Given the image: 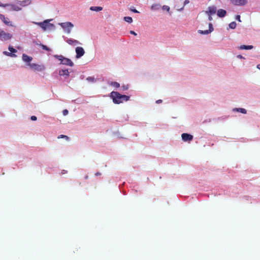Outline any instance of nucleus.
I'll list each match as a JSON object with an SVG mask.
<instances>
[{"mask_svg":"<svg viewBox=\"0 0 260 260\" xmlns=\"http://www.w3.org/2000/svg\"><path fill=\"white\" fill-rule=\"evenodd\" d=\"M110 97L115 104H119L124 101H127L129 100V96L126 95H122L117 91H112L110 93Z\"/></svg>","mask_w":260,"mask_h":260,"instance_id":"obj_1","label":"nucleus"},{"mask_svg":"<svg viewBox=\"0 0 260 260\" xmlns=\"http://www.w3.org/2000/svg\"><path fill=\"white\" fill-rule=\"evenodd\" d=\"M54 56L60 61V64L70 67H73L74 66V63L70 59L66 58L61 55H55Z\"/></svg>","mask_w":260,"mask_h":260,"instance_id":"obj_2","label":"nucleus"},{"mask_svg":"<svg viewBox=\"0 0 260 260\" xmlns=\"http://www.w3.org/2000/svg\"><path fill=\"white\" fill-rule=\"evenodd\" d=\"M44 30L51 29L54 27L53 24L49 23L48 20H46L42 22L37 23Z\"/></svg>","mask_w":260,"mask_h":260,"instance_id":"obj_3","label":"nucleus"},{"mask_svg":"<svg viewBox=\"0 0 260 260\" xmlns=\"http://www.w3.org/2000/svg\"><path fill=\"white\" fill-rule=\"evenodd\" d=\"M61 27L66 30L68 34H70L71 29L74 27V25L70 22H66L59 23Z\"/></svg>","mask_w":260,"mask_h":260,"instance_id":"obj_4","label":"nucleus"},{"mask_svg":"<svg viewBox=\"0 0 260 260\" xmlns=\"http://www.w3.org/2000/svg\"><path fill=\"white\" fill-rule=\"evenodd\" d=\"M12 38V35L5 32L0 28V40L3 41H6Z\"/></svg>","mask_w":260,"mask_h":260,"instance_id":"obj_5","label":"nucleus"},{"mask_svg":"<svg viewBox=\"0 0 260 260\" xmlns=\"http://www.w3.org/2000/svg\"><path fill=\"white\" fill-rule=\"evenodd\" d=\"M30 68L34 70V71L37 72H42L43 71L45 67L43 64H38L36 63H28V64Z\"/></svg>","mask_w":260,"mask_h":260,"instance_id":"obj_6","label":"nucleus"},{"mask_svg":"<svg viewBox=\"0 0 260 260\" xmlns=\"http://www.w3.org/2000/svg\"><path fill=\"white\" fill-rule=\"evenodd\" d=\"M75 51H76V57L77 58H80L85 53L84 50L81 47H76V49H75Z\"/></svg>","mask_w":260,"mask_h":260,"instance_id":"obj_7","label":"nucleus"},{"mask_svg":"<svg viewBox=\"0 0 260 260\" xmlns=\"http://www.w3.org/2000/svg\"><path fill=\"white\" fill-rule=\"evenodd\" d=\"M7 7H9L8 10L11 11H19L21 10V7L18 5L8 4Z\"/></svg>","mask_w":260,"mask_h":260,"instance_id":"obj_8","label":"nucleus"},{"mask_svg":"<svg viewBox=\"0 0 260 260\" xmlns=\"http://www.w3.org/2000/svg\"><path fill=\"white\" fill-rule=\"evenodd\" d=\"M208 25H209V29L205 30H198L199 33H200L201 34H203V35H207V34L211 32L213 30L212 24V23H209Z\"/></svg>","mask_w":260,"mask_h":260,"instance_id":"obj_9","label":"nucleus"},{"mask_svg":"<svg viewBox=\"0 0 260 260\" xmlns=\"http://www.w3.org/2000/svg\"><path fill=\"white\" fill-rule=\"evenodd\" d=\"M181 137L184 141H190L193 139V136L187 133L182 134Z\"/></svg>","mask_w":260,"mask_h":260,"instance_id":"obj_10","label":"nucleus"},{"mask_svg":"<svg viewBox=\"0 0 260 260\" xmlns=\"http://www.w3.org/2000/svg\"><path fill=\"white\" fill-rule=\"evenodd\" d=\"M231 2L234 5L243 6L247 3L246 0H231Z\"/></svg>","mask_w":260,"mask_h":260,"instance_id":"obj_11","label":"nucleus"},{"mask_svg":"<svg viewBox=\"0 0 260 260\" xmlns=\"http://www.w3.org/2000/svg\"><path fill=\"white\" fill-rule=\"evenodd\" d=\"M0 19L6 25L13 26L11 22L9 21V19L8 18L5 17L4 15L0 14Z\"/></svg>","mask_w":260,"mask_h":260,"instance_id":"obj_12","label":"nucleus"},{"mask_svg":"<svg viewBox=\"0 0 260 260\" xmlns=\"http://www.w3.org/2000/svg\"><path fill=\"white\" fill-rule=\"evenodd\" d=\"M31 3V0H24L22 1H18L17 2V4L18 5V6L20 7H25L26 6H27L29 5Z\"/></svg>","mask_w":260,"mask_h":260,"instance_id":"obj_13","label":"nucleus"},{"mask_svg":"<svg viewBox=\"0 0 260 260\" xmlns=\"http://www.w3.org/2000/svg\"><path fill=\"white\" fill-rule=\"evenodd\" d=\"M216 12V8L214 6L209 7L208 8V10L206 11L205 13L207 14L210 15H214Z\"/></svg>","mask_w":260,"mask_h":260,"instance_id":"obj_14","label":"nucleus"},{"mask_svg":"<svg viewBox=\"0 0 260 260\" xmlns=\"http://www.w3.org/2000/svg\"><path fill=\"white\" fill-rule=\"evenodd\" d=\"M22 60L25 62L30 63V62L32 60V57L31 56H29L25 54H23Z\"/></svg>","mask_w":260,"mask_h":260,"instance_id":"obj_15","label":"nucleus"},{"mask_svg":"<svg viewBox=\"0 0 260 260\" xmlns=\"http://www.w3.org/2000/svg\"><path fill=\"white\" fill-rule=\"evenodd\" d=\"M66 42L71 45H77L80 44L78 41L72 39H68Z\"/></svg>","mask_w":260,"mask_h":260,"instance_id":"obj_16","label":"nucleus"},{"mask_svg":"<svg viewBox=\"0 0 260 260\" xmlns=\"http://www.w3.org/2000/svg\"><path fill=\"white\" fill-rule=\"evenodd\" d=\"M226 11L223 9H219L217 11V14L219 17H223L225 16Z\"/></svg>","mask_w":260,"mask_h":260,"instance_id":"obj_17","label":"nucleus"},{"mask_svg":"<svg viewBox=\"0 0 260 260\" xmlns=\"http://www.w3.org/2000/svg\"><path fill=\"white\" fill-rule=\"evenodd\" d=\"M59 75L60 76H69V72L68 70H61L59 72Z\"/></svg>","mask_w":260,"mask_h":260,"instance_id":"obj_18","label":"nucleus"},{"mask_svg":"<svg viewBox=\"0 0 260 260\" xmlns=\"http://www.w3.org/2000/svg\"><path fill=\"white\" fill-rule=\"evenodd\" d=\"M90 10L93 11L99 12L103 10V7L99 6H92L90 7Z\"/></svg>","mask_w":260,"mask_h":260,"instance_id":"obj_19","label":"nucleus"},{"mask_svg":"<svg viewBox=\"0 0 260 260\" xmlns=\"http://www.w3.org/2000/svg\"><path fill=\"white\" fill-rule=\"evenodd\" d=\"M253 48V46H252V45H241L239 47V49H241V50H243V49H245V50H249V49H251Z\"/></svg>","mask_w":260,"mask_h":260,"instance_id":"obj_20","label":"nucleus"},{"mask_svg":"<svg viewBox=\"0 0 260 260\" xmlns=\"http://www.w3.org/2000/svg\"><path fill=\"white\" fill-rule=\"evenodd\" d=\"M160 7H161V5L160 4H154L151 6V9L152 10H157L159 9L160 8Z\"/></svg>","mask_w":260,"mask_h":260,"instance_id":"obj_21","label":"nucleus"},{"mask_svg":"<svg viewBox=\"0 0 260 260\" xmlns=\"http://www.w3.org/2000/svg\"><path fill=\"white\" fill-rule=\"evenodd\" d=\"M3 53L8 56H10L12 57H15L16 56V55L15 54L7 51H4Z\"/></svg>","mask_w":260,"mask_h":260,"instance_id":"obj_22","label":"nucleus"},{"mask_svg":"<svg viewBox=\"0 0 260 260\" xmlns=\"http://www.w3.org/2000/svg\"><path fill=\"white\" fill-rule=\"evenodd\" d=\"M124 20L126 22H127L129 23H132L133 22L132 18L131 17H129V16L124 17Z\"/></svg>","mask_w":260,"mask_h":260,"instance_id":"obj_23","label":"nucleus"},{"mask_svg":"<svg viewBox=\"0 0 260 260\" xmlns=\"http://www.w3.org/2000/svg\"><path fill=\"white\" fill-rule=\"evenodd\" d=\"M235 110H236L238 112H241L243 114H246L247 111L244 108H236Z\"/></svg>","mask_w":260,"mask_h":260,"instance_id":"obj_24","label":"nucleus"},{"mask_svg":"<svg viewBox=\"0 0 260 260\" xmlns=\"http://www.w3.org/2000/svg\"><path fill=\"white\" fill-rule=\"evenodd\" d=\"M236 23L234 21L231 22L229 24V27L231 29H234L236 27Z\"/></svg>","mask_w":260,"mask_h":260,"instance_id":"obj_25","label":"nucleus"},{"mask_svg":"<svg viewBox=\"0 0 260 260\" xmlns=\"http://www.w3.org/2000/svg\"><path fill=\"white\" fill-rule=\"evenodd\" d=\"M111 85L115 88H118L120 87L119 83H118V82H112Z\"/></svg>","mask_w":260,"mask_h":260,"instance_id":"obj_26","label":"nucleus"},{"mask_svg":"<svg viewBox=\"0 0 260 260\" xmlns=\"http://www.w3.org/2000/svg\"><path fill=\"white\" fill-rule=\"evenodd\" d=\"M8 49L12 53L17 52V50L14 48H13L11 46H9Z\"/></svg>","mask_w":260,"mask_h":260,"instance_id":"obj_27","label":"nucleus"},{"mask_svg":"<svg viewBox=\"0 0 260 260\" xmlns=\"http://www.w3.org/2000/svg\"><path fill=\"white\" fill-rule=\"evenodd\" d=\"M41 46L42 47V48L44 50H47V51H50L51 49L50 48H49L46 45H43V44H41Z\"/></svg>","mask_w":260,"mask_h":260,"instance_id":"obj_28","label":"nucleus"},{"mask_svg":"<svg viewBox=\"0 0 260 260\" xmlns=\"http://www.w3.org/2000/svg\"><path fill=\"white\" fill-rule=\"evenodd\" d=\"M58 138H65V139H66L67 140H69V138L67 136L63 135H60Z\"/></svg>","mask_w":260,"mask_h":260,"instance_id":"obj_29","label":"nucleus"},{"mask_svg":"<svg viewBox=\"0 0 260 260\" xmlns=\"http://www.w3.org/2000/svg\"><path fill=\"white\" fill-rule=\"evenodd\" d=\"M162 9L164 10H166L167 11H169L170 10V7L168 6H163L162 7Z\"/></svg>","mask_w":260,"mask_h":260,"instance_id":"obj_30","label":"nucleus"},{"mask_svg":"<svg viewBox=\"0 0 260 260\" xmlns=\"http://www.w3.org/2000/svg\"><path fill=\"white\" fill-rule=\"evenodd\" d=\"M86 80L89 81L93 82L94 81V78L92 77H89L87 78Z\"/></svg>","mask_w":260,"mask_h":260,"instance_id":"obj_31","label":"nucleus"},{"mask_svg":"<svg viewBox=\"0 0 260 260\" xmlns=\"http://www.w3.org/2000/svg\"><path fill=\"white\" fill-rule=\"evenodd\" d=\"M69 112L68 110L67 109L63 110L62 111V114L63 115L66 116L68 114Z\"/></svg>","mask_w":260,"mask_h":260,"instance_id":"obj_32","label":"nucleus"},{"mask_svg":"<svg viewBox=\"0 0 260 260\" xmlns=\"http://www.w3.org/2000/svg\"><path fill=\"white\" fill-rule=\"evenodd\" d=\"M131 11L134 13H139V12L135 8L131 9Z\"/></svg>","mask_w":260,"mask_h":260,"instance_id":"obj_33","label":"nucleus"},{"mask_svg":"<svg viewBox=\"0 0 260 260\" xmlns=\"http://www.w3.org/2000/svg\"><path fill=\"white\" fill-rule=\"evenodd\" d=\"M236 19L238 21H239V22L241 21L240 20V15H237L236 17Z\"/></svg>","mask_w":260,"mask_h":260,"instance_id":"obj_34","label":"nucleus"},{"mask_svg":"<svg viewBox=\"0 0 260 260\" xmlns=\"http://www.w3.org/2000/svg\"><path fill=\"white\" fill-rule=\"evenodd\" d=\"M7 6L8 4H3L1 2H0V7H6Z\"/></svg>","mask_w":260,"mask_h":260,"instance_id":"obj_35","label":"nucleus"},{"mask_svg":"<svg viewBox=\"0 0 260 260\" xmlns=\"http://www.w3.org/2000/svg\"><path fill=\"white\" fill-rule=\"evenodd\" d=\"M30 119L32 120H34L35 121V120H36L37 118V117L35 116H31Z\"/></svg>","mask_w":260,"mask_h":260,"instance_id":"obj_36","label":"nucleus"},{"mask_svg":"<svg viewBox=\"0 0 260 260\" xmlns=\"http://www.w3.org/2000/svg\"><path fill=\"white\" fill-rule=\"evenodd\" d=\"M130 34H132V35H134V36H137V33H136V32H135L134 31H133V30H131V31H130Z\"/></svg>","mask_w":260,"mask_h":260,"instance_id":"obj_37","label":"nucleus"},{"mask_svg":"<svg viewBox=\"0 0 260 260\" xmlns=\"http://www.w3.org/2000/svg\"><path fill=\"white\" fill-rule=\"evenodd\" d=\"M208 15V19L210 21H211L212 20V17L211 16L212 15L207 14Z\"/></svg>","mask_w":260,"mask_h":260,"instance_id":"obj_38","label":"nucleus"},{"mask_svg":"<svg viewBox=\"0 0 260 260\" xmlns=\"http://www.w3.org/2000/svg\"><path fill=\"white\" fill-rule=\"evenodd\" d=\"M161 102H162V100H158L156 101V103L157 104H159V103H160Z\"/></svg>","mask_w":260,"mask_h":260,"instance_id":"obj_39","label":"nucleus"},{"mask_svg":"<svg viewBox=\"0 0 260 260\" xmlns=\"http://www.w3.org/2000/svg\"><path fill=\"white\" fill-rule=\"evenodd\" d=\"M101 175V173H99V172H97V173L95 174V175H96V176H99V175Z\"/></svg>","mask_w":260,"mask_h":260,"instance_id":"obj_40","label":"nucleus"},{"mask_svg":"<svg viewBox=\"0 0 260 260\" xmlns=\"http://www.w3.org/2000/svg\"><path fill=\"white\" fill-rule=\"evenodd\" d=\"M189 3V1H185L184 2V4L185 5L186 4H188Z\"/></svg>","mask_w":260,"mask_h":260,"instance_id":"obj_41","label":"nucleus"},{"mask_svg":"<svg viewBox=\"0 0 260 260\" xmlns=\"http://www.w3.org/2000/svg\"><path fill=\"white\" fill-rule=\"evenodd\" d=\"M257 69H259V70H260V64H258V65L257 66Z\"/></svg>","mask_w":260,"mask_h":260,"instance_id":"obj_42","label":"nucleus"},{"mask_svg":"<svg viewBox=\"0 0 260 260\" xmlns=\"http://www.w3.org/2000/svg\"><path fill=\"white\" fill-rule=\"evenodd\" d=\"M238 57H239V58H243V57H242V55H238Z\"/></svg>","mask_w":260,"mask_h":260,"instance_id":"obj_43","label":"nucleus"},{"mask_svg":"<svg viewBox=\"0 0 260 260\" xmlns=\"http://www.w3.org/2000/svg\"><path fill=\"white\" fill-rule=\"evenodd\" d=\"M88 178V176L87 175V176H85V179H87Z\"/></svg>","mask_w":260,"mask_h":260,"instance_id":"obj_44","label":"nucleus"},{"mask_svg":"<svg viewBox=\"0 0 260 260\" xmlns=\"http://www.w3.org/2000/svg\"><path fill=\"white\" fill-rule=\"evenodd\" d=\"M124 88L125 89H127V87L125 88V87H124Z\"/></svg>","mask_w":260,"mask_h":260,"instance_id":"obj_45","label":"nucleus"},{"mask_svg":"<svg viewBox=\"0 0 260 260\" xmlns=\"http://www.w3.org/2000/svg\"><path fill=\"white\" fill-rule=\"evenodd\" d=\"M124 88L125 89H127V87L125 88V87H124Z\"/></svg>","mask_w":260,"mask_h":260,"instance_id":"obj_46","label":"nucleus"}]
</instances>
